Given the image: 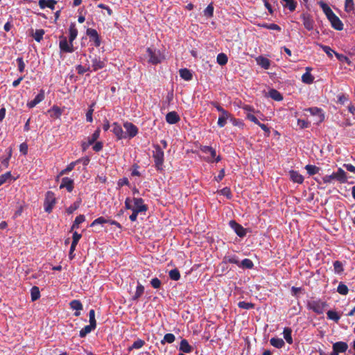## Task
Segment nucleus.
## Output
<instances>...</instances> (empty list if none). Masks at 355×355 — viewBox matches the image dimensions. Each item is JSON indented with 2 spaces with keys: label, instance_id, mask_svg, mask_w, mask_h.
Segmentation results:
<instances>
[{
  "label": "nucleus",
  "instance_id": "25",
  "mask_svg": "<svg viewBox=\"0 0 355 355\" xmlns=\"http://www.w3.org/2000/svg\"><path fill=\"white\" fill-rule=\"evenodd\" d=\"M179 349L183 353L188 354L193 351V347L189 344L187 340L183 339L180 342Z\"/></svg>",
  "mask_w": 355,
  "mask_h": 355
},
{
  "label": "nucleus",
  "instance_id": "36",
  "mask_svg": "<svg viewBox=\"0 0 355 355\" xmlns=\"http://www.w3.org/2000/svg\"><path fill=\"white\" fill-rule=\"evenodd\" d=\"M254 266L253 262L249 259H244L242 261H240L239 267L241 268L251 269Z\"/></svg>",
  "mask_w": 355,
  "mask_h": 355
},
{
  "label": "nucleus",
  "instance_id": "39",
  "mask_svg": "<svg viewBox=\"0 0 355 355\" xmlns=\"http://www.w3.org/2000/svg\"><path fill=\"white\" fill-rule=\"evenodd\" d=\"M327 315L328 319L334 320L335 322H338L340 318V315L335 311L329 310L327 313Z\"/></svg>",
  "mask_w": 355,
  "mask_h": 355
},
{
  "label": "nucleus",
  "instance_id": "61",
  "mask_svg": "<svg viewBox=\"0 0 355 355\" xmlns=\"http://www.w3.org/2000/svg\"><path fill=\"white\" fill-rule=\"evenodd\" d=\"M89 70H90L89 67H83L80 64H79L76 67V71L78 74H83L84 73L89 71Z\"/></svg>",
  "mask_w": 355,
  "mask_h": 355
},
{
  "label": "nucleus",
  "instance_id": "43",
  "mask_svg": "<svg viewBox=\"0 0 355 355\" xmlns=\"http://www.w3.org/2000/svg\"><path fill=\"white\" fill-rule=\"evenodd\" d=\"M85 220V216L83 214H80L75 218V220L71 226V230L75 228H78L79 225L83 223Z\"/></svg>",
  "mask_w": 355,
  "mask_h": 355
},
{
  "label": "nucleus",
  "instance_id": "46",
  "mask_svg": "<svg viewBox=\"0 0 355 355\" xmlns=\"http://www.w3.org/2000/svg\"><path fill=\"white\" fill-rule=\"evenodd\" d=\"M337 292L340 295H346L349 292V289L345 284L340 282L337 287Z\"/></svg>",
  "mask_w": 355,
  "mask_h": 355
},
{
  "label": "nucleus",
  "instance_id": "12",
  "mask_svg": "<svg viewBox=\"0 0 355 355\" xmlns=\"http://www.w3.org/2000/svg\"><path fill=\"white\" fill-rule=\"evenodd\" d=\"M86 33L89 37L90 41H92L96 47L101 45V39L96 30L87 28Z\"/></svg>",
  "mask_w": 355,
  "mask_h": 355
},
{
  "label": "nucleus",
  "instance_id": "2",
  "mask_svg": "<svg viewBox=\"0 0 355 355\" xmlns=\"http://www.w3.org/2000/svg\"><path fill=\"white\" fill-rule=\"evenodd\" d=\"M125 207L127 209L135 211V212L145 213L147 211V206L144 204V200L140 198H134L131 200L127 198L125 201Z\"/></svg>",
  "mask_w": 355,
  "mask_h": 355
},
{
  "label": "nucleus",
  "instance_id": "59",
  "mask_svg": "<svg viewBox=\"0 0 355 355\" xmlns=\"http://www.w3.org/2000/svg\"><path fill=\"white\" fill-rule=\"evenodd\" d=\"M225 259L228 263L236 264L238 266L239 265L240 261L236 255L229 256Z\"/></svg>",
  "mask_w": 355,
  "mask_h": 355
},
{
  "label": "nucleus",
  "instance_id": "63",
  "mask_svg": "<svg viewBox=\"0 0 355 355\" xmlns=\"http://www.w3.org/2000/svg\"><path fill=\"white\" fill-rule=\"evenodd\" d=\"M11 177L10 172H7L0 176V185H2L5 183L8 178Z\"/></svg>",
  "mask_w": 355,
  "mask_h": 355
},
{
  "label": "nucleus",
  "instance_id": "60",
  "mask_svg": "<svg viewBox=\"0 0 355 355\" xmlns=\"http://www.w3.org/2000/svg\"><path fill=\"white\" fill-rule=\"evenodd\" d=\"M89 324L96 327V322L95 319V311L94 309H91L89 312Z\"/></svg>",
  "mask_w": 355,
  "mask_h": 355
},
{
  "label": "nucleus",
  "instance_id": "8",
  "mask_svg": "<svg viewBox=\"0 0 355 355\" xmlns=\"http://www.w3.org/2000/svg\"><path fill=\"white\" fill-rule=\"evenodd\" d=\"M200 150L205 153L209 155L207 157H205V160L208 162H213L215 161L216 162H218L220 161L221 158L220 156H216V152L215 149H214L211 146H202L200 147Z\"/></svg>",
  "mask_w": 355,
  "mask_h": 355
},
{
  "label": "nucleus",
  "instance_id": "57",
  "mask_svg": "<svg viewBox=\"0 0 355 355\" xmlns=\"http://www.w3.org/2000/svg\"><path fill=\"white\" fill-rule=\"evenodd\" d=\"M321 49L327 53L329 58L333 57V54H335V51L331 49L329 46L320 45Z\"/></svg>",
  "mask_w": 355,
  "mask_h": 355
},
{
  "label": "nucleus",
  "instance_id": "20",
  "mask_svg": "<svg viewBox=\"0 0 355 355\" xmlns=\"http://www.w3.org/2000/svg\"><path fill=\"white\" fill-rule=\"evenodd\" d=\"M311 68L306 67V72L302 76V81L305 84H311L314 81V77L311 73Z\"/></svg>",
  "mask_w": 355,
  "mask_h": 355
},
{
  "label": "nucleus",
  "instance_id": "50",
  "mask_svg": "<svg viewBox=\"0 0 355 355\" xmlns=\"http://www.w3.org/2000/svg\"><path fill=\"white\" fill-rule=\"evenodd\" d=\"M334 270L335 273L340 274L343 272V265L340 261H336L334 262Z\"/></svg>",
  "mask_w": 355,
  "mask_h": 355
},
{
  "label": "nucleus",
  "instance_id": "27",
  "mask_svg": "<svg viewBox=\"0 0 355 355\" xmlns=\"http://www.w3.org/2000/svg\"><path fill=\"white\" fill-rule=\"evenodd\" d=\"M312 115H317L318 117V121L321 122L324 120V115L322 114V110L318 107H310L306 110Z\"/></svg>",
  "mask_w": 355,
  "mask_h": 355
},
{
  "label": "nucleus",
  "instance_id": "45",
  "mask_svg": "<svg viewBox=\"0 0 355 355\" xmlns=\"http://www.w3.org/2000/svg\"><path fill=\"white\" fill-rule=\"evenodd\" d=\"M305 169L306 170L307 173L310 175H315V174L318 173L320 171V168L317 167L315 165H311V164L306 165L305 166Z\"/></svg>",
  "mask_w": 355,
  "mask_h": 355
},
{
  "label": "nucleus",
  "instance_id": "7",
  "mask_svg": "<svg viewBox=\"0 0 355 355\" xmlns=\"http://www.w3.org/2000/svg\"><path fill=\"white\" fill-rule=\"evenodd\" d=\"M56 203V198L53 191H49L46 193L44 202V210L47 213H51Z\"/></svg>",
  "mask_w": 355,
  "mask_h": 355
},
{
  "label": "nucleus",
  "instance_id": "28",
  "mask_svg": "<svg viewBox=\"0 0 355 355\" xmlns=\"http://www.w3.org/2000/svg\"><path fill=\"white\" fill-rule=\"evenodd\" d=\"M179 72L180 76L184 80L189 81L193 78L191 71L187 68L181 69Z\"/></svg>",
  "mask_w": 355,
  "mask_h": 355
},
{
  "label": "nucleus",
  "instance_id": "49",
  "mask_svg": "<svg viewBox=\"0 0 355 355\" xmlns=\"http://www.w3.org/2000/svg\"><path fill=\"white\" fill-rule=\"evenodd\" d=\"M45 32L43 29H37L33 35V38L37 42H40L42 39Z\"/></svg>",
  "mask_w": 355,
  "mask_h": 355
},
{
  "label": "nucleus",
  "instance_id": "58",
  "mask_svg": "<svg viewBox=\"0 0 355 355\" xmlns=\"http://www.w3.org/2000/svg\"><path fill=\"white\" fill-rule=\"evenodd\" d=\"M335 55L336 58L341 62H345L347 64L350 65L352 64L351 60L345 55L339 54L338 53H335Z\"/></svg>",
  "mask_w": 355,
  "mask_h": 355
},
{
  "label": "nucleus",
  "instance_id": "26",
  "mask_svg": "<svg viewBox=\"0 0 355 355\" xmlns=\"http://www.w3.org/2000/svg\"><path fill=\"white\" fill-rule=\"evenodd\" d=\"M48 112L50 114V116L53 119H59L62 115V110L55 105L49 110Z\"/></svg>",
  "mask_w": 355,
  "mask_h": 355
},
{
  "label": "nucleus",
  "instance_id": "6",
  "mask_svg": "<svg viewBox=\"0 0 355 355\" xmlns=\"http://www.w3.org/2000/svg\"><path fill=\"white\" fill-rule=\"evenodd\" d=\"M146 55L148 57V62L152 64L160 63L164 59L160 51L155 49L147 48Z\"/></svg>",
  "mask_w": 355,
  "mask_h": 355
},
{
  "label": "nucleus",
  "instance_id": "55",
  "mask_svg": "<svg viewBox=\"0 0 355 355\" xmlns=\"http://www.w3.org/2000/svg\"><path fill=\"white\" fill-rule=\"evenodd\" d=\"M214 15V6L212 4L208 5V6L204 10V15L207 17H211Z\"/></svg>",
  "mask_w": 355,
  "mask_h": 355
},
{
  "label": "nucleus",
  "instance_id": "42",
  "mask_svg": "<svg viewBox=\"0 0 355 355\" xmlns=\"http://www.w3.org/2000/svg\"><path fill=\"white\" fill-rule=\"evenodd\" d=\"M100 128H97L94 132L92 134L91 137H89L87 141H89V144H94V142L99 138L100 137Z\"/></svg>",
  "mask_w": 355,
  "mask_h": 355
},
{
  "label": "nucleus",
  "instance_id": "3",
  "mask_svg": "<svg viewBox=\"0 0 355 355\" xmlns=\"http://www.w3.org/2000/svg\"><path fill=\"white\" fill-rule=\"evenodd\" d=\"M322 181L324 184H333L336 181L340 183H345L347 181V175L343 169L339 168L336 172L323 176Z\"/></svg>",
  "mask_w": 355,
  "mask_h": 355
},
{
  "label": "nucleus",
  "instance_id": "29",
  "mask_svg": "<svg viewBox=\"0 0 355 355\" xmlns=\"http://www.w3.org/2000/svg\"><path fill=\"white\" fill-rule=\"evenodd\" d=\"M105 66V63L103 60H101L99 58H94L92 60V68L93 71H97L98 69L104 68Z\"/></svg>",
  "mask_w": 355,
  "mask_h": 355
},
{
  "label": "nucleus",
  "instance_id": "32",
  "mask_svg": "<svg viewBox=\"0 0 355 355\" xmlns=\"http://www.w3.org/2000/svg\"><path fill=\"white\" fill-rule=\"evenodd\" d=\"M144 293V287L139 283H138L136 291L134 295L132 297V300L134 301L137 300Z\"/></svg>",
  "mask_w": 355,
  "mask_h": 355
},
{
  "label": "nucleus",
  "instance_id": "33",
  "mask_svg": "<svg viewBox=\"0 0 355 355\" xmlns=\"http://www.w3.org/2000/svg\"><path fill=\"white\" fill-rule=\"evenodd\" d=\"M292 330L289 327H285L283 331L284 338L288 344L293 343Z\"/></svg>",
  "mask_w": 355,
  "mask_h": 355
},
{
  "label": "nucleus",
  "instance_id": "31",
  "mask_svg": "<svg viewBox=\"0 0 355 355\" xmlns=\"http://www.w3.org/2000/svg\"><path fill=\"white\" fill-rule=\"evenodd\" d=\"M270 343L271 345L278 349L282 348L285 345L284 340L279 338H270Z\"/></svg>",
  "mask_w": 355,
  "mask_h": 355
},
{
  "label": "nucleus",
  "instance_id": "24",
  "mask_svg": "<svg viewBox=\"0 0 355 355\" xmlns=\"http://www.w3.org/2000/svg\"><path fill=\"white\" fill-rule=\"evenodd\" d=\"M290 179L295 183L302 184L304 182L303 176L297 171H291L289 172Z\"/></svg>",
  "mask_w": 355,
  "mask_h": 355
},
{
  "label": "nucleus",
  "instance_id": "53",
  "mask_svg": "<svg viewBox=\"0 0 355 355\" xmlns=\"http://www.w3.org/2000/svg\"><path fill=\"white\" fill-rule=\"evenodd\" d=\"M80 201H76L72 205H71L67 209V212L69 214H72L73 211H75L80 206Z\"/></svg>",
  "mask_w": 355,
  "mask_h": 355
},
{
  "label": "nucleus",
  "instance_id": "19",
  "mask_svg": "<svg viewBox=\"0 0 355 355\" xmlns=\"http://www.w3.org/2000/svg\"><path fill=\"white\" fill-rule=\"evenodd\" d=\"M70 308L75 310L74 315L78 317L80 315V311L83 309L82 303L77 300H72L69 304Z\"/></svg>",
  "mask_w": 355,
  "mask_h": 355
},
{
  "label": "nucleus",
  "instance_id": "35",
  "mask_svg": "<svg viewBox=\"0 0 355 355\" xmlns=\"http://www.w3.org/2000/svg\"><path fill=\"white\" fill-rule=\"evenodd\" d=\"M283 6L288 8L290 11L293 12L295 10L297 3L294 0H282Z\"/></svg>",
  "mask_w": 355,
  "mask_h": 355
},
{
  "label": "nucleus",
  "instance_id": "23",
  "mask_svg": "<svg viewBox=\"0 0 355 355\" xmlns=\"http://www.w3.org/2000/svg\"><path fill=\"white\" fill-rule=\"evenodd\" d=\"M256 61L257 64L261 66L264 69H268L270 66V61L269 59L263 57V56H259L256 58Z\"/></svg>",
  "mask_w": 355,
  "mask_h": 355
},
{
  "label": "nucleus",
  "instance_id": "13",
  "mask_svg": "<svg viewBox=\"0 0 355 355\" xmlns=\"http://www.w3.org/2000/svg\"><path fill=\"white\" fill-rule=\"evenodd\" d=\"M74 187V182L73 180L69 178H63L61 181V184L60 185V189H64L65 188L67 191L71 192Z\"/></svg>",
  "mask_w": 355,
  "mask_h": 355
},
{
  "label": "nucleus",
  "instance_id": "15",
  "mask_svg": "<svg viewBox=\"0 0 355 355\" xmlns=\"http://www.w3.org/2000/svg\"><path fill=\"white\" fill-rule=\"evenodd\" d=\"M112 132L116 135L118 139L126 138V135L124 134L122 128L117 123H114L112 124Z\"/></svg>",
  "mask_w": 355,
  "mask_h": 355
},
{
  "label": "nucleus",
  "instance_id": "9",
  "mask_svg": "<svg viewBox=\"0 0 355 355\" xmlns=\"http://www.w3.org/2000/svg\"><path fill=\"white\" fill-rule=\"evenodd\" d=\"M59 47L61 51L66 53H72L73 51V42L67 40L64 36H61L59 41Z\"/></svg>",
  "mask_w": 355,
  "mask_h": 355
},
{
  "label": "nucleus",
  "instance_id": "14",
  "mask_svg": "<svg viewBox=\"0 0 355 355\" xmlns=\"http://www.w3.org/2000/svg\"><path fill=\"white\" fill-rule=\"evenodd\" d=\"M44 99V91L43 89H41L40 93L35 97V98L31 101H28L27 103V107L28 108H33L35 107L38 103L42 102Z\"/></svg>",
  "mask_w": 355,
  "mask_h": 355
},
{
  "label": "nucleus",
  "instance_id": "4",
  "mask_svg": "<svg viewBox=\"0 0 355 355\" xmlns=\"http://www.w3.org/2000/svg\"><path fill=\"white\" fill-rule=\"evenodd\" d=\"M155 150L153 151V157L154 159L155 165L157 170L162 168L164 163V153L161 147L158 145L154 146Z\"/></svg>",
  "mask_w": 355,
  "mask_h": 355
},
{
  "label": "nucleus",
  "instance_id": "30",
  "mask_svg": "<svg viewBox=\"0 0 355 355\" xmlns=\"http://www.w3.org/2000/svg\"><path fill=\"white\" fill-rule=\"evenodd\" d=\"M69 40L71 42H73L78 35V30H77V28L76 27V24L74 23H71L70 24L69 28Z\"/></svg>",
  "mask_w": 355,
  "mask_h": 355
},
{
  "label": "nucleus",
  "instance_id": "52",
  "mask_svg": "<svg viewBox=\"0 0 355 355\" xmlns=\"http://www.w3.org/2000/svg\"><path fill=\"white\" fill-rule=\"evenodd\" d=\"M354 9V0H345V10L346 12H349Z\"/></svg>",
  "mask_w": 355,
  "mask_h": 355
},
{
  "label": "nucleus",
  "instance_id": "16",
  "mask_svg": "<svg viewBox=\"0 0 355 355\" xmlns=\"http://www.w3.org/2000/svg\"><path fill=\"white\" fill-rule=\"evenodd\" d=\"M348 349V345L345 342L339 341L333 344L332 349L339 353H345Z\"/></svg>",
  "mask_w": 355,
  "mask_h": 355
},
{
  "label": "nucleus",
  "instance_id": "21",
  "mask_svg": "<svg viewBox=\"0 0 355 355\" xmlns=\"http://www.w3.org/2000/svg\"><path fill=\"white\" fill-rule=\"evenodd\" d=\"M56 3L57 1L55 0H39L38 4L41 9L49 8L51 10H54Z\"/></svg>",
  "mask_w": 355,
  "mask_h": 355
},
{
  "label": "nucleus",
  "instance_id": "17",
  "mask_svg": "<svg viewBox=\"0 0 355 355\" xmlns=\"http://www.w3.org/2000/svg\"><path fill=\"white\" fill-rule=\"evenodd\" d=\"M180 120V116L175 111L170 112L166 115V121L169 124H175Z\"/></svg>",
  "mask_w": 355,
  "mask_h": 355
},
{
  "label": "nucleus",
  "instance_id": "10",
  "mask_svg": "<svg viewBox=\"0 0 355 355\" xmlns=\"http://www.w3.org/2000/svg\"><path fill=\"white\" fill-rule=\"evenodd\" d=\"M123 127L125 130V132L124 134L126 135V138H133L138 133V128L133 123L126 121L123 123Z\"/></svg>",
  "mask_w": 355,
  "mask_h": 355
},
{
  "label": "nucleus",
  "instance_id": "62",
  "mask_svg": "<svg viewBox=\"0 0 355 355\" xmlns=\"http://www.w3.org/2000/svg\"><path fill=\"white\" fill-rule=\"evenodd\" d=\"M150 284L154 288H159L161 286V281L158 278L155 277L151 279Z\"/></svg>",
  "mask_w": 355,
  "mask_h": 355
},
{
  "label": "nucleus",
  "instance_id": "18",
  "mask_svg": "<svg viewBox=\"0 0 355 355\" xmlns=\"http://www.w3.org/2000/svg\"><path fill=\"white\" fill-rule=\"evenodd\" d=\"M229 119H230L231 120L232 119L231 117V114L227 111L223 112V114H220L217 122L218 125L220 128L224 127L226 125L227 121Z\"/></svg>",
  "mask_w": 355,
  "mask_h": 355
},
{
  "label": "nucleus",
  "instance_id": "22",
  "mask_svg": "<svg viewBox=\"0 0 355 355\" xmlns=\"http://www.w3.org/2000/svg\"><path fill=\"white\" fill-rule=\"evenodd\" d=\"M302 18L305 28L308 31H312L314 28V22L313 19H311L309 15L304 14L302 15Z\"/></svg>",
  "mask_w": 355,
  "mask_h": 355
},
{
  "label": "nucleus",
  "instance_id": "37",
  "mask_svg": "<svg viewBox=\"0 0 355 355\" xmlns=\"http://www.w3.org/2000/svg\"><path fill=\"white\" fill-rule=\"evenodd\" d=\"M269 96L277 101H280L283 99L282 94L276 89H272L268 92Z\"/></svg>",
  "mask_w": 355,
  "mask_h": 355
},
{
  "label": "nucleus",
  "instance_id": "44",
  "mask_svg": "<svg viewBox=\"0 0 355 355\" xmlns=\"http://www.w3.org/2000/svg\"><path fill=\"white\" fill-rule=\"evenodd\" d=\"M77 162H71L64 169L62 170L58 178L60 177V176H62L65 174H67L68 173H69L70 171H71L75 166H76V164Z\"/></svg>",
  "mask_w": 355,
  "mask_h": 355
},
{
  "label": "nucleus",
  "instance_id": "1",
  "mask_svg": "<svg viewBox=\"0 0 355 355\" xmlns=\"http://www.w3.org/2000/svg\"><path fill=\"white\" fill-rule=\"evenodd\" d=\"M320 6L331 26L337 31H342L343 29V24L339 17L334 14L327 4L322 3Z\"/></svg>",
  "mask_w": 355,
  "mask_h": 355
},
{
  "label": "nucleus",
  "instance_id": "38",
  "mask_svg": "<svg viewBox=\"0 0 355 355\" xmlns=\"http://www.w3.org/2000/svg\"><path fill=\"white\" fill-rule=\"evenodd\" d=\"M145 345V341L141 339H137L136 341L133 343V344L129 347L128 351H132V349H139L141 348Z\"/></svg>",
  "mask_w": 355,
  "mask_h": 355
},
{
  "label": "nucleus",
  "instance_id": "11",
  "mask_svg": "<svg viewBox=\"0 0 355 355\" xmlns=\"http://www.w3.org/2000/svg\"><path fill=\"white\" fill-rule=\"evenodd\" d=\"M230 226L239 237H243L246 234V230L235 220H230Z\"/></svg>",
  "mask_w": 355,
  "mask_h": 355
},
{
  "label": "nucleus",
  "instance_id": "64",
  "mask_svg": "<svg viewBox=\"0 0 355 355\" xmlns=\"http://www.w3.org/2000/svg\"><path fill=\"white\" fill-rule=\"evenodd\" d=\"M246 118L250 121L254 123L255 124H258L259 123L258 119L250 112L246 114Z\"/></svg>",
  "mask_w": 355,
  "mask_h": 355
},
{
  "label": "nucleus",
  "instance_id": "5",
  "mask_svg": "<svg viewBox=\"0 0 355 355\" xmlns=\"http://www.w3.org/2000/svg\"><path fill=\"white\" fill-rule=\"evenodd\" d=\"M327 306V304L321 300H311L307 303V308L317 314L323 313Z\"/></svg>",
  "mask_w": 355,
  "mask_h": 355
},
{
  "label": "nucleus",
  "instance_id": "54",
  "mask_svg": "<svg viewBox=\"0 0 355 355\" xmlns=\"http://www.w3.org/2000/svg\"><path fill=\"white\" fill-rule=\"evenodd\" d=\"M108 220L105 219L104 217H98V218L95 219L90 225L91 227H94L96 225H102L104 223H107Z\"/></svg>",
  "mask_w": 355,
  "mask_h": 355
},
{
  "label": "nucleus",
  "instance_id": "41",
  "mask_svg": "<svg viewBox=\"0 0 355 355\" xmlns=\"http://www.w3.org/2000/svg\"><path fill=\"white\" fill-rule=\"evenodd\" d=\"M175 340L174 334L168 333L164 335V338L161 340L162 344L173 343Z\"/></svg>",
  "mask_w": 355,
  "mask_h": 355
},
{
  "label": "nucleus",
  "instance_id": "40",
  "mask_svg": "<svg viewBox=\"0 0 355 355\" xmlns=\"http://www.w3.org/2000/svg\"><path fill=\"white\" fill-rule=\"evenodd\" d=\"M31 295L32 301L38 300L40 297V289L37 286H33L31 289Z\"/></svg>",
  "mask_w": 355,
  "mask_h": 355
},
{
  "label": "nucleus",
  "instance_id": "56",
  "mask_svg": "<svg viewBox=\"0 0 355 355\" xmlns=\"http://www.w3.org/2000/svg\"><path fill=\"white\" fill-rule=\"evenodd\" d=\"M17 62L18 70L20 73H22L25 70L26 64L22 58H17L16 60Z\"/></svg>",
  "mask_w": 355,
  "mask_h": 355
},
{
  "label": "nucleus",
  "instance_id": "34",
  "mask_svg": "<svg viewBox=\"0 0 355 355\" xmlns=\"http://www.w3.org/2000/svg\"><path fill=\"white\" fill-rule=\"evenodd\" d=\"M96 327L92 326L91 324L85 326L80 331L79 336L81 338L85 337L88 334H89L92 331L94 330Z\"/></svg>",
  "mask_w": 355,
  "mask_h": 355
},
{
  "label": "nucleus",
  "instance_id": "51",
  "mask_svg": "<svg viewBox=\"0 0 355 355\" xmlns=\"http://www.w3.org/2000/svg\"><path fill=\"white\" fill-rule=\"evenodd\" d=\"M238 306L241 309L249 310V309H253L254 307V304L251 302L241 301L238 303Z\"/></svg>",
  "mask_w": 355,
  "mask_h": 355
},
{
  "label": "nucleus",
  "instance_id": "48",
  "mask_svg": "<svg viewBox=\"0 0 355 355\" xmlns=\"http://www.w3.org/2000/svg\"><path fill=\"white\" fill-rule=\"evenodd\" d=\"M169 277L172 280L178 281L180 278V273L177 268L173 269L169 271Z\"/></svg>",
  "mask_w": 355,
  "mask_h": 355
},
{
  "label": "nucleus",
  "instance_id": "47",
  "mask_svg": "<svg viewBox=\"0 0 355 355\" xmlns=\"http://www.w3.org/2000/svg\"><path fill=\"white\" fill-rule=\"evenodd\" d=\"M216 60H217L218 64H219L220 65H225L227 64V62L228 61L227 56L223 53H219L217 55Z\"/></svg>",
  "mask_w": 355,
  "mask_h": 355
}]
</instances>
